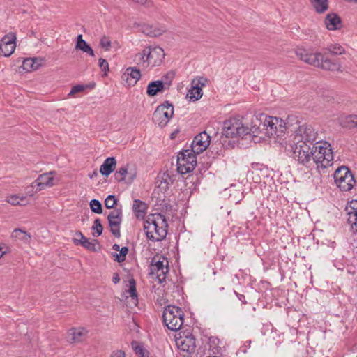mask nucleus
I'll use <instances>...</instances> for the list:
<instances>
[{
  "label": "nucleus",
  "instance_id": "obj_56",
  "mask_svg": "<svg viewBox=\"0 0 357 357\" xmlns=\"http://www.w3.org/2000/svg\"><path fill=\"white\" fill-rule=\"evenodd\" d=\"M98 171L96 169H95L92 173H90L89 174V176L91 178H93L94 177H96L98 176Z\"/></svg>",
  "mask_w": 357,
  "mask_h": 357
},
{
  "label": "nucleus",
  "instance_id": "obj_31",
  "mask_svg": "<svg viewBox=\"0 0 357 357\" xmlns=\"http://www.w3.org/2000/svg\"><path fill=\"white\" fill-rule=\"evenodd\" d=\"M123 76L130 77L132 79L135 80V83L137 82L141 77L140 70L135 67H129L126 69V73L123 74Z\"/></svg>",
  "mask_w": 357,
  "mask_h": 357
},
{
  "label": "nucleus",
  "instance_id": "obj_32",
  "mask_svg": "<svg viewBox=\"0 0 357 357\" xmlns=\"http://www.w3.org/2000/svg\"><path fill=\"white\" fill-rule=\"evenodd\" d=\"M187 96H189L190 100L194 101L198 100L202 96V89L201 87L192 86L191 89L188 91Z\"/></svg>",
  "mask_w": 357,
  "mask_h": 357
},
{
  "label": "nucleus",
  "instance_id": "obj_58",
  "mask_svg": "<svg viewBox=\"0 0 357 357\" xmlns=\"http://www.w3.org/2000/svg\"><path fill=\"white\" fill-rule=\"evenodd\" d=\"M6 253V251L3 250V248L0 246V258Z\"/></svg>",
  "mask_w": 357,
  "mask_h": 357
},
{
  "label": "nucleus",
  "instance_id": "obj_30",
  "mask_svg": "<svg viewBox=\"0 0 357 357\" xmlns=\"http://www.w3.org/2000/svg\"><path fill=\"white\" fill-rule=\"evenodd\" d=\"M175 175L169 172H165L161 176L160 183L158 187L165 190L175 181Z\"/></svg>",
  "mask_w": 357,
  "mask_h": 357
},
{
  "label": "nucleus",
  "instance_id": "obj_5",
  "mask_svg": "<svg viewBox=\"0 0 357 357\" xmlns=\"http://www.w3.org/2000/svg\"><path fill=\"white\" fill-rule=\"evenodd\" d=\"M183 316L184 313L180 307L170 305L165 308L162 319L169 330L177 331L183 324Z\"/></svg>",
  "mask_w": 357,
  "mask_h": 357
},
{
  "label": "nucleus",
  "instance_id": "obj_2",
  "mask_svg": "<svg viewBox=\"0 0 357 357\" xmlns=\"http://www.w3.org/2000/svg\"><path fill=\"white\" fill-rule=\"evenodd\" d=\"M297 57L305 63L320 68L323 70L342 72L341 65L337 61H332L321 53H309L305 49L296 51Z\"/></svg>",
  "mask_w": 357,
  "mask_h": 357
},
{
  "label": "nucleus",
  "instance_id": "obj_51",
  "mask_svg": "<svg viewBox=\"0 0 357 357\" xmlns=\"http://www.w3.org/2000/svg\"><path fill=\"white\" fill-rule=\"evenodd\" d=\"M110 357H126L124 351L121 350H116L112 353Z\"/></svg>",
  "mask_w": 357,
  "mask_h": 357
},
{
  "label": "nucleus",
  "instance_id": "obj_1",
  "mask_svg": "<svg viewBox=\"0 0 357 357\" xmlns=\"http://www.w3.org/2000/svg\"><path fill=\"white\" fill-rule=\"evenodd\" d=\"M168 224L165 215L150 214L145 220L144 230L147 238L152 241H161L167 234Z\"/></svg>",
  "mask_w": 357,
  "mask_h": 357
},
{
  "label": "nucleus",
  "instance_id": "obj_23",
  "mask_svg": "<svg viewBox=\"0 0 357 357\" xmlns=\"http://www.w3.org/2000/svg\"><path fill=\"white\" fill-rule=\"evenodd\" d=\"M325 24L328 30H337L342 26V20L336 13H329L325 18Z\"/></svg>",
  "mask_w": 357,
  "mask_h": 357
},
{
  "label": "nucleus",
  "instance_id": "obj_34",
  "mask_svg": "<svg viewBox=\"0 0 357 357\" xmlns=\"http://www.w3.org/2000/svg\"><path fill=\"white\" fill-rule=\"evenodd\" d=\"M326 50L333 55H340L344 53V49L340 44H330Z\"/></svg>",
  "mask_w": 357,
  "mask_h": 357
},
{
  "label": "nucleus",
  "instance_id": "obj_27",
  "mask_svg": "<svg viewBox=\"0 0 357 357\" xmlns=\"http://www.w3.org/2000/svg\"><path fill=\"white\" fill-rule=\"evenodd\" d=\"M165 88L164 82L162 80H157L150 82L148 84L146 93L149 96H154L158 92L163 91Z\"/></svg>",
  "mask_w": 357,
  "mask_h": 357
},
{
  "label": "nucleus",
  "instance_id": "obj_17",
  "mask_svg": "<svg viewBox=\"0 0 357 357\" xmlns=\"http://www.w3.org/2000/svg\"><path fill=\"white\" fill-rule=\"evenodd\" d=\"M146 59L148 65L153 67L160 66L165 58V52L160 47H146Z\"/></svg>",
  "mask_w": 357,
  "mask_h": 357
},
{
  "label": "nucleus",
  "instance_id": "obj_4",
  "mask_svg": "<svg viewBox=\"0 0 357 357\" xmlns=\"http://www.w3.org/2000/svg\"><path fill=\"white\" fill-rule=\"evenodd\" d=\"M282 119L266 116L264 123H261L262 128H257L256 136L263 130L264 135L268 137H280L288 128Z\"/></svg>",
  "mask_w": 357,
  "mask_h": 357
},
{
  "label": "nucleus",
  "instance_id": "obj_61",
  "mask_svg": "<svg viewBox=\"0 0 357 357\" xmlns=\"http://www.w3.org/2000/svg\"><path fill=\"white\" fill-rule=\"evenodd\" d=\"M346 1H348V2H354V3H357V0H345Z\"/></svg>",
  "mask_w": 357,
  "mask_h": 357
},
{
  "label": "nucleus",
  "instance_id": "obj_6",
  "mask_svg": "<svg viewBox=\"0 0 357 357\" xmlns=\"http://www.w3.org/2000/svg\"><path fill=\"white\" fill-rule=\"evenodd\" d=\"M330 146L327 142L322 143L319 141L312 144V159L314 163H320L324 167L331 165L333 160V154Z\"/></svg>",
  "mask_w": 357,
  "mask_h": 357
},
{
  "label": "nucleus",
  "instance_id": "obj_38",
  "mask_svg": "<svg viewBox=\"0 0 357 357\" xmlns=\"http://www.w3.org/2000/svg\"><path fill=\"white\" fill-rule=\"evenodd\" d=\"M12 236L14 238H17L24 240L25 241L31 238V236L29 234H27L26 231H24L20 229H15L13 231Z\"/></svg>",
  "mask_w": 357,
  "mask_h": 357
},
{
  "label": "nucleus",
  "instance_id": "obj_20",
  "mask_svg": "<svg viewBox=\"0 0 357 357\" xmlns=\"http://www.w3.org/2000/svg\"><path fill=\"white\" fill-rule=\"evenodd\" d=\"M52 181L53 177L51 176V172L43 174H40L38 178L32 183L31 188L36 187V192L40 191L46 186H52L53 185Z\"/></svg>",
  "mask_w": 357,
  "mask_h": 357
},
{
  "label": "nucleus",
  "instance_id": "obj_11",
  "mask_svg": "<svg viewBox=\"0 0 357 357\" xmlns=\"http://www.w3.org/2000/svg\"><path fill=\"white\" fill-rule=\"evenodd\" d=\"M311 146L312 144H307L305 142L293 144L292 142L291 147L293 152V158L300 164L309 167L308 164H310L312 158Z\"/></svg>",
  "mask_w": 357,
  "mask_h": 357
},
{
  "label": "nucleus",
  "instance_id": "obj_3",
  "mask_svg": "<svg viewBox=\"0 0 357 357\" xmlns=\"http://www.w3.org/2000/svg\"><path fill=\"white\" fill-rule=\"evenodd\" d=\"M257 129L255 126L252 128L244 126L238 119H230L224 122L222 134L227 138L241 137L242 139H247L256 137Z\"/></svg>",
  "mask_w": 357,
  "mask_h": 357
},
{
  "label": "nucleus",
  "instance_id": "obj_37",
  "mask_svg": "<svg viewBox=\"0 0 357 357\" xmlns=\"http://www.w3.org/2000/svg\"><path fill=\"white\" fill-rule=\"evenodd\" d=\"M91 229L93 230H96V231L93 233V236L95 237H98L102 234L103 227L99 218L94 220L93 225Z\"/></svg>",
  "mask_w": 357,
  "mask_h": 357
},
{
  "label": "nucleus",
  "instance_id": "obj_46",
  "mask_svg": "<svg viewBox=\"0 0 357 357\" xmlns=\"http://www.w3.org/2000/svg\"><path fill=\"white\" fill-rule=\"evenodd\" d=\"M100 46L105 49V50L109 51L111 47V41L109 38L105 36H102L100 40Z\"/></svg>",
  "mask_w": 357,
  "mask_h": 357
},
{
  "label": "nucleus",
  "instance_id": "obj_54",
  "mask_svg": "<svg viewBox=\"0 0 357 357\" xmlns=\"http://www.w3.org/2000/svg\"><path fill=\"white\" fill-rule=\"evenodd\" d=\"M112 281L114 284H117L120 281L119 275L117 273H114L112 278Z\"/></svg>",
  "mask_w": 357,
  "mask_h": 357
},
{
  "label": "nucleus",
  "instance_id": "obj_42",
  "mask_svg": "<svg viewBox=\"0 0 357 357\" xmlns=\"http://www.w3.org/2000/svg\"><path fill=\"white\" fill-rule=\"evenodd\" d=\"M76 50H80L83 52L89 54L91 56H94V51L91 47L86 43H82L79 46H75Z\"/></svg>",
  "mask_w": 357,
  "mask_h": 357
},
{
  "label": "nucleus",
  "instance_id": "obj_57",
  "mask_svg": "<svg viewBox=\"0 0 357 357\" xmlns=\"http://www.w3.org/2000/svg\"><path fill=\"white\" fill-rule=\"evenodd\" d=\"M112 248H113V250H114L116 251H119L120 250V246L118 244H114L112 246Z\"/></svg>",
  "mask_w": 357,
  "mask_h": 357
},
{
  "label": "nucleus",
  "instance_id": "obj_43",
  "mask_svg": "<svg viewBox=\"0 0 357 357\" xmlns=\"http://www.w3.org/2000/svg\"><path fill=\"white\" fill-rule=\"evenodd\" d=\"M97 242L96 240H93L90 241L89 239L84 240V242H79L78 243L80 244L81 246L84 247V248L90 250V251H96V244L95 243Z\"/></svg>",
  "mask_w": 357,
  "mask_h": 357
},
{
  "label": "nucleus",
  "instance_id": "obj_25",
  "mask_svg": "<svg viewBox=\"0 0 357 357\" xmlns=\"http://www.w3.org/2000/svg\"><path fill=\"white\" fill-rule=\"evenodd\" d=\"M116 166V160L114 157H109L103 162L100 167V172L102 176H108L114 172Z\"/></svg>",
  "mask_w": 357,
  "mask_h": 357
},
{
  "label": "nucleus",
  "instance_id": "obj_19",
  "mask_svg": "<svg viewBox=\"0 0 357 357\" xmlns=\"http://www.w3.org/2000/svg\"><path fill=\"white\" fill-rule=\"evenodd\" d=\"M136 177L135 172H128V165L119 167L114 174V178L118 182L126 181L128 183H130Z\"/></svg>",
  "mask_w": 357,
  "mask_h": 357
},
{
  "label": "nucleus",
  "instance_id": "obj_8",
  "mask_svg": "<svg viewBox=\"0 0 357 357\" xmlns=\"http://www.w3.org/2000/svg\"><path fill=\"white\" fill-rule=\"evenodd\" d=\"M196 153H194L192 150H184L180 152L177 156V170L181 174H184L192 172L196 165Z\"/></svg>",
  "mask_w": 357,
  "mask_h": 357
},
{
  "label": "nucleus",
  "instance_id": "obj_40",
  "mask_svg": "<svg viewBox=\"0 0 357 357\" xmlns=\"http://www.w3.org/2000/svg\"><path fill=\"white\" fill-rule=\"evenodd\" d=\"M208 82V79L206 77H197L194 78L191 82V85L194 86L201 87L202 89V87H204Z\"/></svg>",
  "mask_w": 357,
  "mask_h": 357
},
{
  "label": "nucleus",
  "instance_id": "obj_44",
  "mask_svg": "<svg viewBox=\"0 0 357 357\" xmlns=\"http://www.w3.org/2000/svg\"><path fill=\"white\" fill-rule=\"evenodd\" d=\"M128 293L130 294V296L132 299H135V301H137V290H136V284H135V281L133 279L129 281Z\"/></svg>",
  "mask_w": 357,
  "mask_h": 357
},
{
  "label": "nucleus",
  "instance_id": "obj_50",
  "mask_svg": "<svg viewBox=\"0 0 357 357\" xmlns=\"http://www.w3.org/2000/svg\"><path fill=\"white\" fill-rule=\"evenodd\" d=\"M132 1L145 6L146 7H151L153 6L152 0H131Z\"/></svg>",
  "mask_w": 357,
  "mask_h": 357
},
{
  "label": "nucleus",
  "instance_id": "obj_63",
  "mask_svg": "<svg viewBox=\"0 0 357 357\" xmlns=\"http://www.w3.org/2000/svg\"><path fill=\"white\" fill-rule=\"evenodd\" d=\"M220 291H223V290H224V287H221V288H220Z\"/></svg>",
  "mask_w": 357,
  "mask_h": 357
},
{
  "label": "nucleus",
  "instance_id": "obj_53",
  "mask_svg": "<svg viewBox=\"0 0 357 357\" xmlns=\"http://www.w3.org/2000/svg\"><path fill=\"white\" fill-rule=\"evenodd\" d=\"M35 60L34 66H37V69L42 65L43 59H38V58H33Z\"/></svg>",
  "mask_w": 357,
  "mask_h": 357
},
{
  "label": "nucleus",
  "instance_id": "obj_28",
  "mask_svg": "<svg viewBox=\"0 0 357 357\" xmlns=\"http://www.w3.org/2000/svg\"><path fill=\"white\" fill-rule=\"evenodd\" d=\"M310 1L317 13H324L328 9V0H310Z\"/></svg>",
  "mask_w": 357,
  "mask_h": 357
},
{
  "label": "nucleus",
  "instance_id": "obj_21",
  "mask_svg": "<svg viewBox=\"0 0 357 357\" xmlns=\"http://www.w3.org/2000/svg\"><path fill=\"white\" fill-rule=\"evenodd\" d=\"M134 26H137L140 32L150 37L160 36L166 31L163 27L156 28L145 24H138L135 23Z\"/></svg>",
  "mask_w": 357,
  "mask_h": 357
},
{
  "label": "nucleus",
  "instance_id": "obj_16",
  "mask_svg": "<svg viewBox=\"0 0 357 357\" xmlns=\"http://www.w3.org/2000/svg\"><path fill=\"white\" fill-rule=\"evenodd\" d=\"M168 271V261H167V265L165 266L163 261L157 260L156 257L152 259L151 262V274L155 275L159 283H162L165 280Z\"/></svg>",
  "mask_w": 357,
  "mask_h": 357
},
{
  "label": "nucleus",
  "instance_id": "obj_41",
  "mask_svg": "<svg viewBox=\"0 0 357 357\" xmlns=\"http://www.w3.org/2000/svg\"><path fill=\"white\" fill-rule=\"evenodd\" d=\"M90 208L92 212L100 214L102 213L101 203L97 199H92L90 202Z\"/></svg>",
  "mask_w": 357,
  "mask_h": 357
},
{
  "label": "nucleus",
  "instance_id": "obj_7",
  "mask_svg": "<svg viewBox=\"0 0 357 357\" xmlns=\"http://www.w3.org/2000/svg\"><path fill=\"white\" fill-rule=\"evenodd\" d=\"M334 180L337 186L342 191L351 190L356 183L354 175L349 169L345 166H342L335 170Z\"/></svg>",
  "mask_w": 357,
  "mask_h": 357
},
{
  "label": "nucleus",
  "instance_id": "obj_62",
  "mask_svg": "<svg viewBox=\"0 0 357 357\" xmlns=\"http://www.w3.org/2000/svg\"><path fill=\"white\" fill-rule=\"evenodd\" d=\"M175 134H176L175 132H174V133H172V136H171V138H172V139H174V136H175Z\"/></svg>",
  "mask_w": 357,
  "mask_h": 357
},
{
  "label": "nucleus",
  "instance_id": "obj_64",
  "mask_svg": "<svg viewBox=\"0 0 357 357\" xmlns=\"http://www.w3.org/2000/svg\"><path fill=\"white\" fill-rule=\"evenodd\" d=\"M77 238H80V236H75Z\"/></svg>",
  "mask_w": 357,
  "mask_h": 357
},
{
  "label": "nucleus",
  "instance_id": "obj_48",
  "mask_svg": "<svg viewBox=\"0 0 357 357\" xmlns=\"http://www.w3.org/2000/svg\"><path fill=\"white\" fill-rule=\"evenodd\" d=\"M75 236H80V238H74L73 239V242L75 245H80L79 243H78L79 242H84V240H87L88 238L86 237H85L83 234L80 231H77L75 232Z\"/></svg>",
  "mask_w": 357,
  "mask_h": 357
},
{
  "label": "nucleus",
  "instance_id": "obj_10",
  "mask_svg": "<svg viewBox=\"0 0 357 357\" xmlns=\"http://www.w3.org/2000/svg\"><path fill=\"white\" fill-rule=\"evenodd\" d=\"M317 139V132L311 125L300 126L295 131L292 139L293 144H301L305 142L307 144H313Z\"/></svg>",
  "mask_w": 357,
  "mask_h": 357
},
{
  "label": "nucleus",
  "instance_id": "obj_39",
  "mask_svg": "<svg viewBox=\"0 0 357 357\" xmlns=\"http://www.w3.org/2000/svg\"><path fill=\"white\" fill-rule=\"evenodd\" d=\"M128 247H123L121 248L119 251H120V252L119 254H114V260L116 261L117 262H122V261H124L125 259H126V255L128 254Z\"/></svg>",
  "mask_w": 357,
  "mask_h": 357
},
{
  "label": "nucleus",
  "instance_id": "obj_55",
  "mask_svg": "<svg viewBox=\"0 0 357 357\" xmlns=\"http://www.w3.org/2000/svg\"><path fill=\"white\" fill-rule=\"evenodd\" d=\"M233 293L235 294L238 297L239 300L241 301H242L243 303H246V301H245V296L244 295L239 294L236 293L235 291H234Z\"/></svg>",
  "mask_w": 357,
  "mask_h": 357
},
{
  "label": "nucleus",
  "instance_id": "obj_35",
  "mask_svg": "<svg viewBox=\"0 0 357 357\" xmlns=\"http://www.w3.org/2000/svg\"><path fill=\"white\" fill-rule=\"evenodd\" d=\"M132 347L138 357H146V355L149 354L142 345L137 344L136 342H132Z\"/></svg>",
  "mask_w": 357,
  "mask_h": 357
},
{
  "label": "nucleus",
  "instance_id": "obj_47",
  "mask_svg": "<svg viewBox=\"0 0 357 357\" xmlns=\"http://www.w3.org/2000/svg\"><path fill=\"white\" fill-rule=\"evenodd\" d=\"M98 65L99 67L102 69V70L105 71V73L109 71V63L105 59H99Z\"/></svg>",
  "mask_w": 357,
  "mask_h": 357
},
{
  "label": "nucleus",
  "instance_id": "obj_60",
  "mask_svg": "<svg viewBox=\"0 0 357 357\" xmlns=\"http://www.w3.org/2000/svg\"><path fill=\"white\" fill-rule=\"evenodd\" d=\"M158 227H155V234H156V231H158V229H160V226L159 225H158Z\"/></svg>",
  "mask_w": 357,
  "mask_h": 357
},
{
  "label": "nucleus",
  "instance_id": "obj_18",
  "mask_svg": "<svg viewBox=\"0 0 357 357\" xmlns=\"http://www.w3.org/2000/svg\"><path fill=\"white\" fill-rule=\"evenodd\" d=\"M345 211L351 231L354 234L357 233V200L349 202L345 207Z\"/></svg>",
  "mask_w": 357,
  "mask_h": 357
},
{
  "label": "nucleus",
  "instance_id": "obj_12",
  "mask_svg": "<svg viewBox=\"0 0 357 357\" xmlns=\"http://www.w3.org/2000/svg\"><path fill=\"white\" fill-rule=\"evenodd\" d=\"M178 335L179 337H175L176 344L178 349L185 353V354H183L184 356L194 353L196 348L195 337L189 333L187 335L183 334V335H181V333H178Z\"/></svg>",
  "mask_w": 357,
  "mask_h": 357
},
{
  "label": "nucleus",
  "instance_id": "obj_59",
  "mask_svg": "<svg viewBox=\"0 0 357 357\" xmlns=\"http://www.w3.org/2000/svg\"><path fill=\"white\" fill-rule=\"evenodd\" d=\"M28 188H31V186H30V187H29ZM33 188H31V190H29L28 191V193H30V196H32V194H31V193L33 192Z\"/></svg>",
  "mask_w": 357,
  "mask_h": 357
},
{
  "label": "nucleus",
  "instance_id": "obj_24",
  "mask_svg": "<svg viewBox=\"0 0 357 357\" xmlns=\"http://www.w3.org/2000/svg\"><path fill=\"white\" fill-rule=\"evenodd\" d=\"M88 331L84 328H72L68 333V341L70 343H79L84 341Z\"/></svg>",
  "mask_w": 357,
  "mask_h": 357
},
{
  "label": "nucleus",
  "instance_id": "obj_26",
  "mask_svg": "<svg viewBox=\"0 0 357 357\" xmlns=\"http://www.w3.org/2000/svg\"><path fill=\"white\" fill-rule=\"evenodd\" d=\"M132 209L137 218L143 219L148 209L147 204L139 199H135L133 202Z\"/></svg>",
  "mask_w": 357,
  "mask_h": 357
},
{
  "label": "nucleus",
  "instance_id": "obj_29",
  "mask_svg": "<svg viewBox=\"0 0 357 357\" xmlns=\"http://www.w3.org/2000/svg\"><path fill=\"white\" fill-rule=\"evenodd\" d=\"M7 202L14 206H26L29 204V200L26 196H19L13 195L7 197Z\"/></svg>",
  "mask_w": 357,
  "mask_h": 357
},
{
  "label": "nucleus",
  "instance_id": "obj_22",
  "mask_svg": "<svg viewBox=\"0 0 357 357\" xmlns=\"http://www.w3.org/2000/svg\"><path fill=\"white\" fill-rule=\"evenodd\" d=\"M338 123L341 127L346 129L357 128V115L342 114L338 118Z\"/></svg>",
  "mask_w": 357,
  "mask_h": 357
},
{
  "label": "nucleus",
  "instance_id": "obj_33",
  "mask_svg": "<svg viewBox=\"0 0 357 357\" xmlns=\"http://www.w3.org/2000/svg\"><path fill=\"white\" fill-rule=\"evenodd\" d=\"M146 48H144L142 52H139L135 54L134 61L138 65H142L143 68H146L149 66V65H148V63L146 61Z\"/></svg>",
  "mask_w": 357,
  "mask_h": 357
},
{
  "label": "nucleus",
  "instance_id": "obj_45",
  "mask_svg": "<svg viewBox=\"0 0 357 357\" xmlns=\"http://www.w3.org/2000/svg\"><path fill=\"white\" fill-rule=\"evenodd\" d=\"M117 204V199L114 195H109L105 200V206L107 208L111 209Z\"/></svg>",
  "mask_w": 357,
  "mask_h": 357
},
{
  "label": "nucleus",
  "instance_id": "obj_13",
  "mask_svg": "<svg viewBox=\"0 0 357 357\" xmlns=\"http://www.w3.org/2000/svg\"><path fill=\"white\" fill-rule=\"evenodd\" d=\"M107 220L111 233L117 238L121 236L120 227L123 220V211L121 208H116L110 211L107 215Z\"/></svg>",
  "mask_w": 357,
  "mask_h": 357
},
{
  "label": "nucleus",
  "instance_id": "obj_14",
  "mask_svg": "<svg viewBox=\"0 0 357 357\" xmlns=\"http://www.w3.org/2000/svg\"><path fill=\"white\" fill-rule=\"evenodd\" d=\"M16 39V34L13 32L5 35L0 40V54L6 57L10 56L15 50Z\"/></svg>",
  "mask_w": 357,
  "mask_h": 357
},
{
  "label": "nucleus",
  "instance_id": "obj_9",
  "mask_svg": "<svg viewBox=\"0 0 357 357\" xmlns=\"http://www.w3.org/2000/svg\"><path fill=\"white\" fill-rule=\"evenodd\" d=\"M174 114V107L169 101L157 107L153 114V121L160 128L165 127Z\"/></svg>",
  "mask_w": 357,
  "mask_h": 357
},
{
  "label": "nucleus",
  "instance_id": "obj_52",
  "mask_svg": "<svg viewBox=\"0 0 357 357\" xmlns=\"http://www.w3.org/2000/svg\"><path fill=\"white\" fill-rule=\"evenodd\" d=\"M84 42H86V41L82 38V35L79 34L77 36V43H76L75 46H79V45L82 44V43H84Z\"/></svg>",
  "mask_w": 357,
  "mask_h": 357
},
{
  "label": "nucleus",
  "instance_id": "obj_49",
  "mask_svg": "<svg viewBox=\"0 0 357 357\" xmlns=\"http://www.w3.org/2000/svg\"><path fill=\"white\" fill-rule=\"evenodd\" d=\"M85 89V86L84 85L77 84L72 87L68 96H73L75 93H77L79 92H81L84 91Z\"/></svg>",
  "mask_w": 357,
  "mask_h": 357
},
{
  "label": "nucleus",
  "instance_id": "obj_36",
  "mask_svg": "<svg viewBox=\"0 0 357 357\" xmlns=\"http://www.w3.org/2000/svg\"><path fill=\"white\" fill-rule=\"evenodd\" d=\"M35 60L33 58L24 59L22 61V67L26 71H31L37 70V66H34Z\"/></svg>",
  "mask_w": 357,
  "mask_h": 357
},
{
  "label": "nucleus",
  "instance_id": "obj_15",
  "mask_svg": "<svg viewBox=\"0 0 357 357\" xmlns=\"http://www.w3.org/2000/svg\"><path fill=\"white\" fill-rule=\"evenodd\" d=\"M211 137L207 132L204 131L197 135L192 142L191 150L194 153L199 154L209 146Z\"/></svg>",
  "mask_w": 357,
  "mask_h": 357
}]
</instances>
